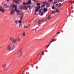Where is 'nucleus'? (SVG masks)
<instances>
[{"instance_id":"1","label":"nucleus","mask_w":74,"mask_h":74,"mask_svg":"<svg viewBox=\"0 0 74 74\" xmlns=\"http://www.w3.org/2000/svg\"><path fill=\"white\" fill-rule=\"evenodd\" d=\"M15 46H14L12 48H11V46L9 45L7 47V49L8 51L10 52V51H12V50H13L14 49V47Z\"/></svg>"},{"instance_id":"2","label":"nucleus","mask_w":74,"mask_h":74,"mask_svg":"<svg viewBox=\"0 0 74 74\" xmlns=\"http://www.w3.org/2000/svg\"><path fill=\"white\" fill-rule=\"evenodd\" d=\"M37 5H38V6L37 7H35V12H37L38 11V9H40L41 8V6H40V4L39 3H37Z\"/></svg>"},{"instance_id":"3","label":"nucleus","mask_w":74,"mask_h":74,"mask_svg":"<svg viewBox=\"0 0 74 74\" xmlns=\"http://www.w3.org/2000/svg\"><path fill=\"white\" fill-rule=\"evenodd\" d=\"M10 40L12 41V42L14 44H15L16 42H17V39H14L12 37H11L10 39Z\"/></svg>"},{"instance_id":"4","label":"nucleus","mask_w":74,"mask_h":74,"mask_svg":"<svg viewBox=\"0 0 74 74\" xmlns=\"http://www.w3.org/2000/svg\"><path fill=\"white\" fill-rule=\"evenodd\" d=\"M12 7L15 8L14 9V11H16V12H19V10L17 9V6L13 5H12Z\"/></svg>"},{"instance_id":"5","label":"nucleus","mask_w":74,"mask_h":74,"mask_svg":"<svg viewBox=\"0 0 74 74\" xmlns=\"http://www.w3.org/2000/svg\"><path fill=\"white\" fill-rule=\"evenodd\" d=\"M24 14L23 13L21 16L20 18V20L18 21V23H22V21L23 20V18L24 16Z\"/></svg>"},{"instance_id":"6","label":"nucleus","mask_w":74,"mask_h":74,"mask_svg":"<svg viewBox=\"0 0 74 74\" xmlns=\"http://www.w3.org/2000/svg\"><path fill=\"white\" fill-rule=\"evenodd\" d=\"M22 50L21 49H20L18 53V55L19 56V57H20L21 55H22Z\"/></svg>"},{"instance_id":"7","label":"nucleus","mask_w":74,"mask_h":74,"mask_svg":"<svg viewBox=\"0 0 74 74\" xmlns=\"http://www.w3.org/2000/svg\"><path fill=\"white\" fill-rule=\"evenodd\" d=\"M0 11H1L2 12L4 13L5 12V10L4 8H3V7L1 6L0 7Z\"/></svg>"},{"instance_id":"8","label":"nucleus","mask_w":74,"mask_h":74,"mask_svg":"<svg viewBox=\"0 0 74 74\" xmlns=\"http://www.w3.org/2000/svg\"><path fill=\"white\" fill-rule=\"evenodd\" d=\"M43 4H44V3H45L46 5H47V7H49L50 6V4L48 3V2L44 1L42 3Z\"/></svg>"},{"instance_id":"9","label":"nucleus","mask_w":74,"mask_h":74,"mask_svg":"<svg viewBox=\"0 0 74 74\" xmlns=\"http://www.w3.org/2000/svg\"><path fill=\"white\" fill-rule=\"evenodd\" d=\"M44 21V20H41L38 21V25L39 26V27L40 26V25H41V22H43Z\"/></svg>"},{"instance_id":"10","label":"nucleus","mask_w":74,"mask_h":74,"mask_svg":"<svg viewBox=\"0 0 74 74\" xmlns=\"http://www.w3.org/2000/svg\"><path fill=\"white\" fill-rule=\"evenodd\" d=\"M6 64H5L4 65H3L2 66V68L4 69V70H6L7 69V68H6Z\"/></svg>"},{"instance_id":"11","label":"nucleus","mask_w":74,"mask_h":74,"mask_svg":"<svg viewBox=\"0 0 74 74\" xmlns=\"http://www.w3.org/2000/svg\"><path fill=\"white\" fill-rule=\"evenodd\" d=\"M18 1H16V0H13V2H14L15 3L18 4L19 3V1H21V0H18Z\"/></svg>"},{"instance_id":"12","label":"nucleus","mask_w":74,"mask_h":74,"mask_svg":"<svg viewBox=\"0 0 74 74\" xmlns=\"http://www.w3.org/2000/svg\"><path fill=\"white\" fill-rule=\"evenodd\" d=\"M51 15H49L47 19L46 20V21H45L46 22H47V19H51Z\"/></svg>"},{"instance_id":"13","label":"nucleus","mask_w":74,"mask_h":74,"mask_svg":"<svg viewBox=\"0 0 74 74\" xmlns=\"http://www.w3.org/2000/svg\"><path fill=\"white\" fill-rule=\"evenodd\" d=\"M30 26V24H28L27 25H25L24 26V28H27Z\"/></svg>"},{"instance_id":"14","label":"nucleus","mask_w":74,"mask_h":74,"mask_svg":"<svg viewBox=\"0 0 74 74\" xmlns=\"http://www.w3.org/2000/svg\"><path fill=\"white\" fill-rule=\"evenodd\" d=\"M32 3V1H31V0L29 1L27 3V5H29V4H31V3Z\"/></svg>"},{"instance_id":"15","label":"nucleus","mask_w":74,"mask_h":74,"mask_svg":"<svg viewBox=\"0 0 74 74\" xmlns=\"http://www.w3.org/2000/svg\"><path fill=\"white\" fill-rule=\"evenodd\" d=\"M4 6L6 8H8L9 7V6L7 4H4Z\"/></svg>"},{"instance_id":"16","label":"nucleus","mask_w":74,"mask_h":74,"mask_svg":"<svg viewBox=\"0 0 74 74\" xmlns=\"http://www.w3.org/2000/svg\"><path fill=\"white\" fill-rule=\"evenodd\" d=\"M14 10H12V11L10 13V15L13 14H14Z\"/></svg>"},{"instance_id":"17","label":"nucleus","mask_w":74,"mask_h":74,"mask_svg":"<svg viewBox=\"0 0 74 74\" xmlns=\"http://www.w3.org/2000/svg\"><path fill=\"white\" fill-rule=\"evenodd\" d=\"M44 12H47V9L45 8L43 10Z\"/></svg>"},{"instance_id":"18","label":"nucleus","mask_w":74,"mask_h":74,"mask_svg":"<svg viewBox=\"0 0 74 74\" xmlns=\"http://www.w3.org/2000/svg\"><path fill=\"white\" fill-rule=\"evenodd\" d=\"M26 36V34H25V32H23V37H25Z\"/></svg>"},{"instance_id":"19","label":"nucleus","mask_w":74,"mask_h":74,"mask_svg":"<svg viewBox=\"0 0 74 74\" xmlns=\"http://www.w3.org/2000/svg\"><path fill=\"white\" fill-rule=\"evenodd\" d=\"M15 23H16V25H17V24H18V21L17 20H16L15 21Z\"/></svg>"},{"instance_id":"20","label":"nucleus","mask_w":74,"mask_h":74,"mask_svg":"<svg viewBox=\"0 0 74 74\" xmlns=\"http://www.w3.org/2000/svg\"><path fill=\"white\" fill-rule=\"evenodd\" d=\"M22 27V23H19V27Z\"/></svg>"},{"instance_id":"21","label":"nucleus","mask_w":74,"mask_h":74,"mask_svg":"<svg viewBox=\"0 0 74 74\" xmlns=\"http://www.w3.org/2000/svg\"><path fill=\"white\" fill-rule=\"evenodd\" d=\"M20 8L21 10H23V9H24V6H21L20 7Z\"/></svg>"},{"instance_id":"22","label":"nucleus","mask_w":74,"mask_h":74,"mask_svg":"<svg viewBox=\"0 0 74 74\" xmlns=\"http://www.w3.org/2000/svg\"><path fill=\"white\" fill-rule=\"evenodd\" d=\"M41 9H40L39 10V14H41Z\"/></svg>"},{"instance_id":"23","label":"nucleus","mask_w":74,"mask_h":74,"mask_svg":"<svg viewBox=\"0 0 74 74\" xmlns=\"http://www.w3.org/2000/svg\"><path fill=\"white\" fill-rule=\"evenodd\" d=\"M24 9L26 10V9H27V8L25 6H24Z\"/></svg>"},{"instance_id":"24","label":"nucleus","mask_w":74,"mask_h":74,"mask_svg":"<svg viewBox=\"0 0 74 74\" xmlns=\"http://www.w3.org/2000/svg\"><path fill=\"white\" fill-rule=\"evenodd\" d=\"M53 6H52V9H54V8H55V7L54 6H55V4H53Z\"/></svg>"},{"instance_id":"25","label":"nucleus","mask_w":74,"mask_h":74,"mask_svg":"<svg viewBox=\"0 0 74 74\" xmlns=\"http://www.w3.org/2000/svg\"><path fill=\"white\" fill-rule=\"evenodd\" d=\"M51 43H52V42H50V43L48 45V46H47V48H48V47H49V45L50 44H51Z\"/></svg>"},{"instance_id":"26","label":"nucleus","mask_w":74,"mask_h":74,"mask_svg":"<svg viewBox=\"0 0 74 74\" xmlns=\"http://www.w3.org/2000/svg\"><path fill=\"white\" fill-rule=\"evenodd\" d=\"M41 16H42V15H44V13H43V12H42L41 13Z\"/></svg>"},{"instance_id":"27","label":"nucleus","mask_w":74,"mask_h":74,"mask_svg":"<svg viewBox=\"0 0 74 74\" xmlns=\"http://www.w3.org/2000/svg\"><path fill=\"white\" fill-rule=\"evenodd\" d=\"M42 7H45V5H41Z\"/></svg>"},{"instance_id":"28","label":"nucleus","mask_w":74,"mask_h":74,"mask_svg":"<svg viewBox=\"0 0 74 74\" xmlns=\"http://www.w3.org/2000/svg\"><path fill=\"white\" fill-rule=\"evenodd\" d=\"M23 4L24 5H26V3H25V2H23Z\"/></svg>"},{"instance_id":"29","label":"nucleus","mask_w":74,"mask_h":74,"mask_svg":"<svg viewBox=\"0 0 74 74\" xmlns=\"http://www.w3.org/2000/svg\"><path fill=\"white\" fill-rule=\"evenodd\" d=\"M42 54L43 55H44V52H42Z\"/></svg>"},{"instance_id":"30","label":"nucleus","mask_w":74,"mask_h":74,"mask_svg":"<svg viewBox=\"0 0 74 74\" xmlns=\"http://www.w3.org/2000/svg\"><path fill=\"white\" fill-rule=\"evenodd\" d=\"M54 12H55V11H53L51 13H52V14H53V13H54Z\"/></svg>"},{"instance_id":"31","label":"nucleus","mask_w":74,"mask_h":74,"mask_svg":"<svg viewBox=\"0 0 74 74\" xmlns=\"http://www.w3.org/2000/svg\"><path fill=\"white\" fill-rule=\"evenodd\" d=\"M61 5H62L61 4V3H60L59 4V6H60Z\"/></svg>"},{"instance_id":"32","label":"nucleus","mask_w":74,"mask_h":74,"mask_svg":"<svg viewBox=\"0 0 74 74\" xmlns=\"http://www.w3.org/2000/svg\"><path fill=\"white\" fill-rule=\"evenodd\" d=\"M54 40H55V39L52 40L51 42H53L54 41Z\"/></svg>"},{"instance_id":"33","label":"nucleus","mask_w":74,"mask_h":74,"mask_svg":"<svg viewBox=\"0 0 74 74\" xmlns=\"http://www.w3.org/2000/svg\"><path fill=\"white\" fill-rule=\"evenodd\" d=\"M56 12H58V8L56 9Z\"/></svg>"},{"instance_id":"34","label":"nucleus","mask_w":74,"mask_h":74,"mask_svg":"<svg viewBox=\"0 0 74 74\" xmlns=\"http://www.w3.org/2000/svg\"><path fill=\"white\" fill-rule=\"evenodd\" d=\"M52 1H53L52 0H50L49 1L50 2H52Z\"/></svg>"},{"instance_id":"35","label":"nucleus","mask_w":74,"mask_h":74,"mask_svg":"<svg viewBox=\"0 0 74 74\" xmlns=\"http://www.w3.org/2000/svg\"><path fill=\"white\" fill-rule=\"evenodd\" d=\"M21 13L19 12V13H17V15H19V14H20Z\"/></svg>"},{"instance_id":"36","label":"nucleus","mask_w":74,"mask_h":74,"mask_svg":"<svg viewBox=\"0 0 74 74\" xmlns=\"http://www.w3.org/2000/svg\"><path fill=\"white\" fill-rule=\"evenodd\" d=\"M58 4H57L56 5V7H57V6H58Z\"/></svg>"},{"instance_id":"37","label":"nucleus","mask_w":74,"mask_h":74,"mask_svg":"<svg viewBox=\"0 0 74 74\" xmlns=\"http://www.w3.org/2000/svg\"><path fill=\"white\" fill-rule=\"evenodd\" d=\"M60 32H58V33H57V34H60Z\"/></svg>"},{"instance_id":"38","label":"nucleus","mask_w":74,"mask_h":74,"mask_svg":"<svg viewBox=\"0 0 74 74\" xmlns=\"http://www.w3.org/2000/svg\"><path fill=\"white\" fill-rule=\"evenodd\" d=\"M73 3V2H71V1H70L69 3Z\"/></svg>"},{"instance_id":"39","label":"nucleus","mask_w":74,"mask_h":74,"mask_svg":"<svg viewBox=\"0 0 74 74\" xmlns=\"http://www.w3.org/2000/svg\"><path fill=\"white\" fill-rule=\"evenodd\" d=\"M64 0H60L61 2H62L63 1H64Z\"/></svg>"},{"instance_id":"40","label":"nucleus","mask_w":74,"mask_h":74,"mask_svg":"<svg viewBox=\"0 0 74 74\" xmlns=\"http://www.w3.org/2000/svg\"><path fill=\"white\" fill-rule=\"evenodd\" d=\"M36 14H37V13H36V12H35L34 15H36Z\"/></svg>"},{"instance_id":"41","label":"nucleus","mask_w":74,"mask_h":74,"mask_svg":"<svg viewBox=\"0 0 74 74\" xmlns=\"http://www.w3.org/2000/svg\"><path fill=\"white\" fill-rule=\"evenodd\" d=\"M6 0V1H10V0Z\"/></svg>"},{"instance_id":"42","label":"nucleus","mask_w":74,"mask_h":74,"mask_svg":"<svg viewBox=\"0 0 74 74\" xmlns=\"http://www.w3.org/2000/svg\"><path fill=\"white\" fill-rule=\"evenodd\" d=\"M59 10H58V13H59Z\"/></svg>"},{"instance_id":"43","label":"nucleus","mask_w":74,"mask_h":74,"mask_svg":"<svg viewBox=\"0 0 74 74\" xmlns=\"http://www.w3.org/2000/svg\"><path fill=\"white\" fill-rule=\"evenodd\" d=\"M10 8H11V7H12L10 5Z\"/></svg>"},{"instance_id":"44","label":"nucleus","mask_w":74,"mask_h":74,"mask_svg":"<svg viewBox=\"0 0 74 74\" xmlns=\"http://www.w3.org/2000/svg\"><path fill=\"white\" fill-rule=\"evenodd\" d=\"M56 2H54V4H56Z\"/></svg>"},{"instance_id":"45","label":"nucleus","mask_w":74,"mask_h":74,"mask_svg":"<svg viewBox=\"0 0 74 74\" xmlns=\"http://www.w3.org/2000/svg\"><path fill=\"white\" fill-rule=\"evenodd\" d=\"M18 41H20V40H19V38H18Z\"/></svg>"},{"instance_id":"46","label":"nucleus","mask_w":74,"mask_h":74,"mask_svg":"<svg viewBox=\"0 0 74 74\" xmlns=\"http://www.w3.org/2000/svg\"><path fill=\"white\" fill-rule=\"evenodd\" d=\"M46 52H48V51L47 50H46Z\"/></svg>"},{"instance_id":"47","label":"nucleus","mask_w":74,"mask_h":74,"mask_svg":"<svg viewBox=\"0 0 74 74\" xmlns=\"http://www.w3.org/2000/svg\"><path fill=\"white\" fill-rule=\"evenodd\" d=\"M34 1H36V0H33Z\"/></svg>"},{"instance_id":"48","label":"nucleus","mask_w":74,"mask_h":74,"mask_svg":"<svg viewBox=\"0 0 74 74\" xmlns=\"http://www.w3.org/2000/svg\"><path fill=\"white\" fill-rule=\"evenodd\" d=\"M60 0H59V2H60Z\"/></svg>"},{"instance_id":"49","label":"nucleus","mask_w":74,"mask_h":74,"mask_svg":"<svg viewBox=\"0 0 74 74\" xmlns=\"http://www.w3.org/2000/svg\"><path fill=\"white\" fill-rule=\"evenodd\" d=\"M60 7V6H59H59H58V7Z\"/></svg>"},{"instance_id":"50","label":"nucleus","mask_w":74,"mask_h":74,"mask_svg":"<svg viewBox=\"0 0 74 74\" xmlns=\"http://www.w3.org/2000/svg\"><path fill=\"white\" fill-rule=\"evenodd\" d=\"M36 30H35V32H36Z\"/></svg>"},{"instance_id":"51","label":"nucleus","mask_w":74,"mask_h":74,"mask_svg":"<svg viewBox=\"0 0 74 74\" xmlns=\"http://www.w3.org/2000/svg\"><path fill=\"white\" fill-rule=\"evenodd\" d=\"M38 28V27H37V28Z\"/></svg>"}]
</instances>
